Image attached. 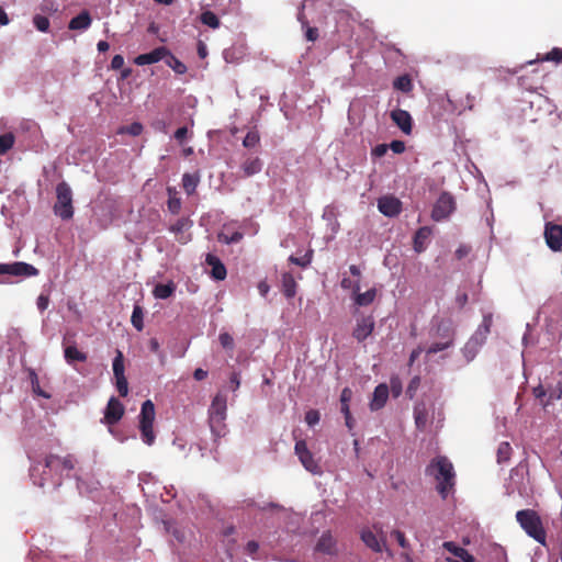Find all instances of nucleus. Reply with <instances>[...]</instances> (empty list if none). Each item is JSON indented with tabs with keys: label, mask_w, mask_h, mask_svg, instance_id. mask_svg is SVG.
I'll return each instance as SVG.
<instances>
[{
	"label": "nucleus",
	"mask_w": 562,
	"mask_h": 562,
	"mask_svg": "<svg viewBox=\"0 0 562 562\" xmlns=\"http://www.w3.org/2000/svg\"><path fill=\"white\" fill-rule=\"evenodd\" d=\"M426 475L437 481V492L445 499L454 486L456 473L453 464L446 456L434 458L425 470Z\"/></svg>",
	"instance_id": "1"
},
{
	"label": "nucleus",
	"mask_w": 562,
	"mask_h": 562,
	"mask_svg": "<svg viewBox=\"0 0 562 562\" xmlns=\"http://www.w3.org/2000/svg\"><path fill=\"white\" fill-rule=\"evenodd\" d=\"M209 425L214 441L217 442L220 438L226 434L225 419L227 416V398L224 394L217 393L209 407Z\"/></svg>",
	"instance_id": "2"
},
{
	"label": "nucleus",
	"mask_w": 562,
	"mask_h": 562,
	"mask_svg": "<svg viewBox=\"0 0 562 562\" xmlns=\"http://www.w3.org/2000/svg\"><path fill=\"white\" fill-rule=\"evenodd\" d=\"M516 520L521 529L535 541L547 546V532L541 517L533 509H521L516 513Z\"/></svg>",
	"instance_id": "3"
},
{
	"label": "nucleus",
	"mask_w": 562,
	"mask_h": 562,
	"mask_svg": "<svg viewBox=\"0 0 562 562\" xmlns=\"http://www.w3.org/2000/svg\"><path fill=\"white\" fill-rule=\"evenodd\" d=\"M53 209L55 215L64 221H68L74 216L72 191L65 181L56 186V202Z\"/></svg>",
	"instance_id": "4"
},
{
	"label": "nucleus",
	"mask_w": 562,
	"mask_h": 562,
	"mask_svg": "<svg viewBox=\"0 0 562 562\" xmlns=\"http://www.w3.org/2000/svg\"><path fill=\"white\" fill-rule=\"evenodd\" d=\"M155 422V405L150 400L142 404L139 414V430L144 443L151 446L155 442L156 436L154 432Z\"/></svg>",
	"instance_id": "5"
},
{
	"label": "nucleus",
	"mask_w": 562,
	"mask_h": 562,
	"mask_svg": "<svg viewBox=\"0 0 562 562\" xmlns=\"http://www.w3.org/2000/svg\"><path fill=\"white\" fill-rule=\"evenodd\" d=\"M294 451L306 471L312 474H322V468L311 450L307 448L305 440H297L294 446Z\"/></svg>",
	"instance_id": "6"
},
{
	"label": "nucleus",
	"mask_w": 562,
	"mask_h": 562,
	"mask_svg": "<svg viewBox=\"0 0 562 562\" xmlns=\"http://www.w3.org/2000/svg\"><path fill=\"white\" fill-rule=\"evenodd\" d=\"M454 210V198L448 192H442L434 205L431 218L436 222H440L447 218Z\"/></svg>",
	"instance_id": "7"
},
{
	"label": "nucleus",
	"mask_w": 562,
	"mask_h": 562,
	"mask_svg": "<svg viewBox=\"0 0 562 562\" xmlns=\"http://www.w3.org/2000/svg\"><path fill=\"white\" fill-rule=\"evenodd\" d=\"M38 273V269L23 261H15L12 263H0V276L8 274L12 277L29 278L36 277Z\"/></svg>",
	"instance_id": "8"
},
{
	"label": "nucleus",
	"mask_w": 562,
	"mask_h": 562,
	"mask_svg": "<svg viewBox=\"0 0 562 562\" xmlns=\"http://www.w3.org/2000/svg\"><path fill=\"white\" fill-rule=\"evenodd\" d=\"M490 331L491 330L485 329L482 326L477 327L463 348V353L468 360H472L475 357L479 348L485 344Z\"/></svg>",
	"instance_id": "9"
},
{
	"label": "nucleus",
	"mask_w": 562,
	"mask_h": 562,
	"mask_svg": "<svg viewBox=\"0 0 562 562\" xmlns=\"http://www.w3.org/2000/svg\"><path fill=\"white\" fill-rule=\"evenodd\" d=\"M44 468L56 473L64 470L71 471L75 468V460L72 456L59 457L57 454H47L44 459Z\"/></svg>",
	"instance_id": "10"
},
{
	"label": "nucleus",
	"mask_w": 562,
	"mask_h": 562,
	"mask_svg": "<svg viewBox=\"0 0 562 562\" xmlns=\"http://www.w3.org/2000/svg\"><path fill=\"white\" fill-rule=\"evenodd\" d=\"M375 322L372 315L361 316L357 318L356 327L352 331V337L359 341H364L374 330Z\"/></svg>",
	"instance_id": "11"
},
{
	"label": "nucleus",
	"mask_w": 562,
	"mask_h": 562,
	"mask_svg": "<svg viewBox=\"0 0 562 562\" xmlns=\"http://www.w3.org/2000/svg\"><path fill=\"white\" fill-rule=\"evenodd\" d=\"M544 238L548 247L553 251L562 249V225L547 223L544 226Z\"/></svg>",
	"instance_id": "12"
},
{
	"label": "nucleus",
	"mask_w": 562,
	"mask_h": 562,
	"mask_svg": "<svg viewBox=\"0 0 562 562\" xmlns=\"http://www.w3.org/2000/svg\"><path fill=\"white\" fill-rule=\"evenodd\" d=\"M124 412L123 404L116 397L112 396L105 407L103 423L109 426L115 425L121 420Z\"/></svg>",
	"instance_id": "13"
},
{
	"label": "nucleus",
	"mask_w": 562,
	"mask_h": 562,
	"mask_svg": "<svg viewBox=\"0 0 562 562\" xmlns=\"http://www.w3.org/2000/svg\"><path fill=\"white\" fill-rule=\"evenodd\" d=\"M379 211L389 217L398 215L402 211V202L394 195H384L378 200Z\"/></svg>",
	"instance_id": "14"
},
{
	"label": "nucleus",
	"mask_w": 562,
	"mask_h": 562,
	"mask_svg": "<svg viewBox=\"0 0 562 562\" xmlns=\"http://www.w3.org/2000/svg\"><path fill=\"white\" fill-rule=\"evenodd\" d=\"M166 55H169V49L166 46H159L149 53L138 55L135 57L134 63L137 66L151 65L164 60Z\"/></svg>",
	"instance_id": "15"
},
{
	"label": "nucleus",
	"mask_w": 562,
	"mask_h": 562,
	"mask_svg": "<svg viewBox=\"0 0 562 562\" xmlns=\"http://www.w3.org/2000/svg\"><path fill=\"white\" fill-rule=\"evenodd\" d=\"M192 224L193 223L190 218L181 217L170 226L169 231L175 234V237L179 243L187 244L191 239V235L188 231L191 228Z\"/></svg>",
	"instance_id": "16"
},
{
	"label": "nucleus",
	"mask_w": 562,
	"mask_h": 562,
	"mask_svg": "<svg viewBox=\"0 0 562 562\" xmlns=\"http://www.w3.org/2000/svg\"><path fill=\"white\" fill-rule=\"evenodd\" d=\"M389 386L385 383L379 384L372 395V400L369 404L371 411H379L384 407L389 398Z\"/></svg>",
	"instance_id": "17"
},
{
	"label": "nucleus",
	"mask_w": 562,
	"mask_h": 562,
	"mask_svg": "<svg viewBox=\"0 0 562 562\" xmlns=\"http://www.w3.org/2000/svg\"><path fill=\"white\" fill-rule=\"evenodd\" d=\"M205 263L212 268L211 276L213 279L222 281L226 278V268L217 256L207 254L205 257Z\"/></svg>",
	"instance_id": "18"
},
{
	"label": "nucleus",
	"mask_w": 562,
	"mask_h": 562,
	"mask_svg": "<svg viewBox=\"0 0 562 562\" xmlns=\"http://www.w3.org/2000/svg\"><path fill=\"white\" fill-rule=\"evenodd\" d=\"M391 119L401 128V131L403 133L411 134L412 116L407 111L402 110V109H396L391 112Z\"/></svg>",
	"instance_id": "19"
},
{
	"label": "nucleus",
	"mask_w": 562,
	"mask_h": 562,
	"mask_svg": "<svg viewBox=\"0 0 562 562\" xmlns=\"http://www.w3.org/2000/svg\"><path fill=\"white\" fill-rule=\"evenodd\" d=\"M360 285L358 282H356L353 284V293H355V303L358 305V306H368L370 305L375 296H376V290L375 289H370L368 291H366L364 293H360Z\"/></svg>",
	"instance_id": "20"
},
{
	"label": "nucleus",
	"mask_w": 562,
	"mask_h": 562,
	"mask_svg": "<svg viewBox=\"0 0 562 562\" xmlns=\"http://www.w3.org/2000/svg\"><path fill=\"white\" fill-rule=\"evenodd\" d=\"M435 337L453 341L454 330L452 328L451 321L439 319L436 324Z\"/></svg>",
	"instance_id": "21"
},
{
	"label": "nucleus",
	"mask_w": 562,
	"mask_h": 562,
	"mask_svg": "<svg viewBox=\"0 0 562 562\" xmlns=\"http://www.w3.org/2000/svg\"><path fill=\"white\" fill-rule=\"evenodd\" d=\"M92 19L87 10L81 11L78 15L72 18L68 24L69 30H87L90 27Z\"/></svg>",
	"instance_id": "22"
},
{
	"label": "nucleus",
	"mask_w": 562,
	"mask_h": 562,
	"mask_svg": "<svg viewBox=\"0 0 562 562\" xmlns=\"http://www.w3.org/2000/svg\"><path fill=\"white\" fill-rule=\"evenodd\" d=\"M442 547L463 562H475V558L467 549L457 546L454 542L446 541Z\"/></svg>",
	"instance_id": "23"
},
{
	"label": "nucleus",
	"mask_w": 562,
	"mask_h": 562,
	"mask_svg": "<svg viewBox=\"0 0 562 562\" xmlns=\"http://www.w3.org/2000/svg\"><path fill=\"white\" fill-rule=\"evenodd\" d=\"M311 0H304L302 3V10L297 14V20L301 22L302 26L306 29L305 37L310 42H315L318 38V30L316 27L308 26V21L306 20L303 10L308 5Z\"/></svg>",
	"instance_id": "24"
},
{
	"label": "nucleus",
	"mask_w": 562,
	"mask_h": 562,
	"mask_svg": "<svg viewBox=\"0 0 562 562\" xmlns=\"http://www.w3.org/2000/svg\"><path fill=\"white\" fill-rule=\"evenodd\" d=\"M336 541L329 532H324L317 541L316 550L326 554L336 552Z\"/></svg>",
	"instance_id": "25"
},
{
	"label": "nucleus",
	"mask_w": 562,
	"mask_h": 562,
	"mask_svg": "<svg viewBox=\"0 0 562 562\" xmlns=\"http://www.w3.org/2000/svg\"><path fill=\"white\" fill-rule=\"evenodd\" d=\"M262 169V161L259 157H249L241 164L244 177H251L259 173Z\"/></svg>",
	"instance_id": "26"
},
{
	"label": "nucleus",
	"mask_w": 562,
	"mask_h": 562,
	"mask_svg": "<svg viewBox=\"0 0 562 562\" xmlns=\"http://www.w3.org/2000/svg\"><path fill=\"white\" fill-rule=\"evenodd\" d=\"M431 235V228L423 226L417 229L414 236V249L416 252H422L426 249V241Z\"/></svg>",
	"instance_id": "27"
},
{
	"label": "nucleus",
	"mask_w": 562,
	"mask_h": 562,
	"mask_svg": "<svg viewBox=\"0 0 562 562\" xmlns=\"http://www.w3.org/2000/svg\"><path fill=\"white\" fill-rule=\"evenodd\" d=\"M282 292L288 299H292L296 294V281L292 273L284 272L281 277Z\"/></svg>",
	"instance_id": "28"
},
{
	"label": "nucleus",
	"mask_w": 562,
	"mask_h": 562,
	"mask_svg": "<svg viewBox=\"0 0 562 562\" xmlns=\"http://www.w3.org/2000/svg\"><path fill=\"white\" fill-rule=\"evenodd\" d=\"M175 291H176V284L172 281H170L168 283H158L154 288L153 293H154L155 297L160 299V300H166L169 296H171Z\"/></svg>",
	"instance_id": "29"
},
{
	"label": "nucleus",
	"mask_w": 562,
	"mask_h": 562,
	"mask_svg": "<svg viewBox=\"0 0 562 562\" xmlns=\"http://www.w3.org/2000/svg\"><path fill=\"white\" fill-rule=\"evenodd\" d=\"M167 192L169 196L167 201L169 212L175 215L179 214L181 210V199L178 196L177 190L172 187H168Z\"/></svg>",
	"instance_id": "30"
},
{
	"label": "nucleus",
	"mask_w": 562,
	"mask_h": 562,
	"mask_svg": "<svg viewBox=\"0 0 562 562\" xmlns=\"http://www.w3.org/2000/svg\"><path fill=\"white\" fill-rule=\"evenodd\" d=\"M27 372H29V378L31 381V386H32L33 393L36 394L37 396H41L46 400L52 397L50 393L46 392L44 389L41 387L40 379H38L35 370L29 369Z\"/></svg>",
	"instance_id": "31"
},
{
	"label": "nucleus",
	"mask_w": 562,
	"mask_h": 562,
	"mask_svg": "<svg viewBox=\"0 0 562 562\" xmlns=\"http://www.w3.org/2000/svg\"><path fill=\"white\" fill-rule=\"evenodd\" d=\"M164 60L165 64L178 75H183L188 70L187 66L180 59H178L170 50L169 55H166Z\"/></svg>",
	"instance_id": "32"
},
{
	"label": "nucleus",
	"mask_w": 562,
	"mask_h": 562,
	"mask_svg": "<svg viewBox=\"0 0 562 562\" xmlns=\"http://www.w3.org/2000/svg\"><path fill=\"white\" fill-rule=\"evenodd\" d=\"M200 182V177L198 173H184L182 176V187L188 195H191L194 193L198 184Z\"/></svg>",
	"instance_id": "33"
},
{
	"label": "nucleus",
	"mask_w": 562,
	"mask_h": 562,
	"mask_svg": "<svg viewBox=\"0 0 562 562\" xmlns=\"http://www.w3.org/2000/svg\"><path fill=\"white\" fill-rule=\"evenodd\" d=\"M361 539L366 543V546L372 549L373 551H382V544L380 540L371 530H363L361 533Z\"/></svg>",
	"instance_id": "34"
},
{
	"label": "nucleus",
	"mask_w": 562,
	"mask_h": 562,
	"mask_svg": "<svg viewBox=\"0 0 562 562\" xmlns=\"http://www.w3.org/2000/svg\"><path fill=\"white\" fill-rule=\"evenodd\" d=\"M65 359L68 363H72L75 361L85 362L87 360V355L78 350L76 346H68L65 348Z\"/></svg>",
	"instance_id": "35"
},
{
	"label": "nucleus",
	"mask_w": 562,
	"mask_h": 562,
	"mask_svg": "<svg viewBox=\"0 0 562 562\" xmlns=\"http://www.w3.org/2000/svg\"><path fill=\"white\" fill-rule=\"evenodd\" d=\"M200 21L202 24H204L213 30H216L221 26L220 19L217 18V15L214 12H212L210 10L203 11L200 14Z\"/></svg>",
	"instance_id": "36"
},
{
	"label": "nucleus",
	"mask_w": 562,
	"mask_h": 562,
	"mask_svg": "<svg viewBox=\"0 0 562 562\" xmlns=\"http://www.w3.org/2000/svg\"><path fill=\"white\" fill-rule=\"evenodd\" d=\"M393 87L396 90L408 93L413 90V82L408 75H403L394 80Z\"/></svg>",
	"instance_id": "37"
},
{
	"label": "nucleus",
	"mask_w": 562,
	"mask_h": 562,
	"mask_svg": "<svg viewBox=\"0 0 562 562\" xmlns=\"http://www.w3.org/2000/svg\"><path fill=\"white\" fill-rule=\"evenodd\" d=\"M260 143V134L256 127L249 130L243 140V146L246 148H255Z\"/></svg>",
	"instance_id": "38"
},
{
	"label": "nucleus",
	"mask_w": 562,
	"mask_h": 562,
	"mask_svg": "<svg viewBox=\"0 0 562 562\" xmlns=\"http://www.w3.org/2000/svg\"><path fill=\"white\" fill-rule=\"evenodd\" d=\"M512 451H513V449H512L509 442H507V441L501 442L498 445L497 452H496L497 462L504 463V462L509 461Z\"/></svg>",
	"instance_id": "39"
},
{
	"label": "nucleus",
	"mask_w": 562,
	"mask_h": 562,
	"mask_svg": "<svg viewBox=\"0 0 562 562\" xmlns=\"http://www.w3.org/2000/svg\"><path fill=\"white\" fill-rule=\"evenodd\" d=\"M131 322H132V325L137 330H139V331L143 330V328H144V312L139 305L134 306L133 313L131 316Z\"/></svg>",
	"instance_id": "40"
},
{
	"label": "nucleus",
	"mask_w": 562,
	"mask_h": 562,
	"mask_svg": "<svg viewBox=\"0 0 562 562\" xmlns=\"http://www.w3.org/2000/svg\"><path fill=\"white\" fill-rule=\"evenodd\" d=\"M15 138L12 133L0 135V155L7 154L14 145Z\"/></svg>",
	"instance_id": "41"
},
{
	"label": "nucleus",
	"mask_w": 562,
	"mask_h": 562,
	"mask_svg": "<svg viewBox=\"0 0 562 562\" xmlns=\"http://www.w3.org/2000/svg\"><path fill=\"white\" fill-rule=\"evenodd\" d=\"M352 391L350 387H344L340 393V411L342 414H348L350 412L349 403L352 398Z\"/></svg>",
	"instance_id": "42"
},
{
	"label": "nucleus",
	"mask_w": 562,
	"mask_h": 562,
	"mask_svg": "<svg viewBox=\"0 0 562 562\" xmlns=\"http://www.w3.org/2000/svg\"><path fill=\"white\" fill-rule=\"evenodd\" d=\"M312 259H313V249L307 250L305 252V255L302 257H295L293 255L289 257V261L291 263L300 266L302 268H306L312 262Z\"/></svg>",
	"instance_id": "43"
},
{
	"label": "nucleus",
	"mask_w": 562,
	"mask_h": 562,
	"mask_svg": "<svg viewBox=\"0 0 562 562\" xmlns=\"http://www.w3.org/2000/svg\"><path fill=\"white\" fill-rule=\"evenodd\" d=\"M414 417H415L416 427L419 430H424L426 428L427 420H428V414H427L426 409L424 407L423 408L416 407L414 411Z\"/></svg>",
	"instance_id": "44"
},
{
	"label": "nucleus",
	"mask_w": 562,
	"mask_h": 562,
	"mask_svg": "<svg viewBox=\"0 0 562 562\" xmlns=\"http://www.w3.org/2000/svg\"><path fill=\"white\" fill-rule=\"evenodd\" d=\"M112 367H113L114 376L125 375L124 374V370H125V367H124V356H123L121 350H116V356L113 359Z\"/></svg>",
	"instance_id": "45"
},
{
	"label": "nucleus",
	"mask_w": 562,
	"mask_h": 562,
	"mask_svg": "<svg viewBox=\"0 0 562 562\" xmlns=\"http://www.w3.org/2000/svg\"><path fill=\"white\" fill-rule=\"evenodd\" d=\"M453 341L451 340H446V339H442V341H435L432 342L428 349H427V353L428 355H435L439 351H442V350H446L447 348H449L450 346H452Z\"/></svg>",
	"instance_id": "46"
},
{
	"label": "nucleus",
	"mask_w": 562,
	"mask_h": 562,
	"mask_svg": "<svg viewBox=\"0 0 562 562\" xmlns=\"http://www.w3.org/2000/svg\"><path fill=\"white\" fill-rule=\"evenodd\" d=\"M33 24L40 32H47L49 29V20L41 14L33 18Z\"/></svg>",
	"instance_id": "47"
},
{
	"label": "nucleus",
	"mask_w": 562,
	"mask_h": 562,
	"mask_svg": "<svg viewBox=\"0 0 562 562\" xmlns=\"http://www.w3.org/2000/svg\"><path fill=\"white\" fill-rule=\"evenodd\" d=\"M218 340H220V344L221 346L226 349V350H229V351H233L234 347H235V344H234V338L231 334L228 333H221L220 336H218Z\"/></svg>",
	"instance_id": "48"
},
{
	"label": "nucleus",
	"mask_w": 562,
	"mask_h": 562,
	"mask_svg": "<svg viewBox=\"0 0 562 562\" xmlns=\"http://www.w3.org/2000/svg\"><path fill=\"white\" fill-rule=\"evenodd\" d=\"M142 132H143V125L138 122H134L128 126L121 127L119 131V133H121V134L127 133L132 136H138L142 134Z\"/></svg>",
	"instance_id": "49"
},
{
	"label": "nucleus",
	"mask_w": 562,
	"mask_h": 562,
	"mask_svg": "<svg viewBox=\"0 0 562 562\" xmlns=\"http://www.w3.org/2000/svg\"><path fill=\"white\" fill-rule=\"evenodd\" d=\"M116 382V389L121 396H126L128 393V383L125 375L114 376Z\"/></svg>",
	"instance_id": "50"
},
{
	"label": "nucleus",
	"mask_w": 562,
	"mask_h": 562,
	"mask_svg": "<svg viewBox=\"0 0 562 562\" xmlns=\"http://www.w3.org/2000/svg\"><path fill=\"white\" fill-rule=\"evenodd\" d=\"M541 60L562 63V48H553L551 52L546 54Z\"/></svg>",
	"instance_id": "51"
},
{
	"label": "nucleus",
	"mask_w": 562,
	"mask_h": 562,
	"mask_svg": "<svg viewBox=\"0 0 562 562\" xmlns=\"http://www.w3.org/2000/svg\"><path fill=\"white\" fill-rule=\"evenodd\" d=\"M321 414L316 409H310L305 414V422L308 426L313 427L319 423Z\"/></svg>",
	"instance_id": "52"
},
{
	"label": "nucleus",
	"mask_w": 562,
	"mask_h": 562,
	"mask_svg": "<svg viewBox=\"0 0 562 562\" xmlns=\"http://www.w3.org/2000/svg\"><path fill=\"white\" fill-rule=\"evenodd\" d=\"M20 130L25 132H37L40 130V126L36 122L32 120H23L20 123Z\"/></svg>",
	"instance_id": "53"
},
{
	"label": "nucleus",
	"mask_w": 562,
	"mask_h": 562,
	"mask_svg": "<svg viewBox=\"0 0 562 562\" xmlns=\"http://www.w3.org/2000/svg\"><path fill=\"white\" fill-rule=\"evenodd\" d=\"M391 536L396 539L397 543L403 549H407L409 547L408 541L406 540L404 532H402L401 530H393L391 532Z\"/></svg>",
	"instance_id": "54"
},
{
	"label": "nucleus",
	"mask_w": 562,
	"mask_h": 562,
	"mask_svg": "<svg viewBox=\"0 0 562 562\" xmlns=\"http://www.w3.org/2000/svg\"><path fill=\"white\" fill-rule=\"evenodd\" d=\"M419 384H420V378L419 376H414L411 380V382H409V384L407 386V390H406V393H407V395L411 398L415 395L417 389L419 387Z\"/></svg>",
	"instance_id": "55"
},
{
	"label": "nucleus",
	"mask_w": 562,
	"mask_h": 562,
	"mask_svg": "<svg viewBox=\"0 0 562 562\" xmlns=\"http://www.w3.org/2000/svg\"><path fill=\"white\" fill-rule=\"evenodd\" d=\"M36 304H37V308L41 312H44L49 305V296L46 294H43V293L40 294L37 297Z\"/></svg>",
	"instance_id": "56"
},
{
	"label": "nucleus",
	"mask_w": 562,
	"mask_h": 562,
	"mask_svg": "<svg viewBox=\"0 0 562 562\" xmlns=\"http://www.w3.org/2000/svg\"><path fill=\"white\" fill-rule=\"evenodd\" d=\"M387 146L395 154H402L405 151V143L403 140H393Z\"/></svg>",
	"instance_id": "57"
},
{
	"label": "nucleus",
	"mask_w": 562,
	"mask_h": 562,
	"mask_svg": "<svg viewBox=\"0 0 562 562\" xmlns=\"http://www.w3.org/2000/svg\"><path fill=\"white\" fill-rule=\"evenodd\" d=\"M229 384L233 392L237 391L240 386V375L238 372H233L229 376Z\"/></svg>",
	"instance_id": "58"
},
{
	"label": "nucleus",
	"mask_w": 562,
	"mask_h": 562,
	"mask_svg": "<svg viewBox=\"0 0 562 562\" xmlns=\"http://www.w3.org/2000/svg\"><path fill=\"white\" fill-rule=\"evenodd\" d=\"M389 149V146L386 144H379L372 149V156L380 158L383 157Z\"/></svg>",
	"instance_id": "59"
},
{
	"label": "nucleus",
	"mask_w": 562,
	"mask_h": 562,
	"mask_svg": "<svg viewBox=\"0 0 562 562\" xmlns=\"http://www.w3.org/2000/svg\"><path fill=\"white\" fill-rule=\"evenodd\" d=\"M124 66V57L122 55H115L111 60V68L114 70L122 69Z\"/></svg>",
	"instance_id": "60"
},
{
	"label": "nucleus",
	"mask_w": 562,
	"mask_h": 562,
	"mask_svg": "<svg viewBox=\"0 0 562 562\" xmlns=\"http://www.w3.org/2000/svg\"><path fill=\"white\" fill-rule=\"evenodd\" d=\"M471 251V247L467 245H460L456 250V257L462 259L468 256Z\"/></svg>",
	"instance_id": "61"
},
{
	"label": "nucleus",
	"mask_w": 562,
	"mask_h": 562,
	"mask_svg": "<svg viewBox=\"0 0 562 562\" xmlns=\"http://www.w3.org/2000/svg\"><path fill=\"white\" fill-rule=\"evenodd\" d=\"M188 135V128L186 126H182V127H179L176 132H175V138L179 142V143H182L183 139L187 137Z\"/></svg>",
	"instance_id": "62"
},
{
	"label": "nucleus",
	"mask_w": 562,
	"mask_h": 562,
	"mask_svg": "<svg viewBox=\"0 0 562 562\" xmlns=\"http://www.w3.org/2000/svg\"><path fill=\"white\" fill-rule=\"evenodd\" d=\"M492 324H493V316H492V314H485L483 316V321H482L480 326H482L485 329L491 330Z\"/></svg>",
	"instance_id": "63"
},
{
	"label": "nucleus",
	"mask_w": 562,
	"mask_h": 562,
	"mask_svg": "<svg viewBox=\"0 0 562 562\" xmlns=\"http://www.w3.org/2000/svg\"><path fill=\"white\" fill-rule=\"evenodd\" d=\"M518 85L529 91H532L535 89V86L532 83H529L527 78L521 76L518 78Z\"/></svg>",
	"instance_id": "64"
}]
</instances>
